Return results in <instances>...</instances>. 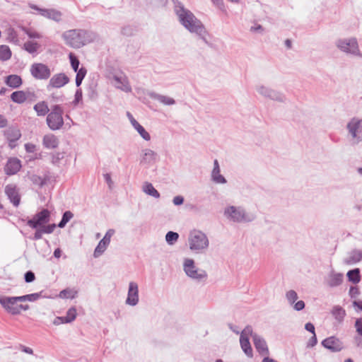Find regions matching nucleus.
<instances>
[{
  "label": "nucleus",
  "instance_id": "obj_25",
  "mask_svg": "<svg viewBox=\"0 0 362 362\" xmlns=\"http://www.w3.org/2000/svg\"><path fill=\"white\" fill-rule=\"evenodd\" d=\"M344 275L341 273H337L332 270L328 274L326 281L329 286L337 287L343 282Z\"/></svg>",
  "mask_w": 362,
  "mask_h": 362
},
{
  "label": "nucleus",
  "instance_id": "obj_54",
  "mask_svg": "<svg viewBox=\"0 0 362 362\" xmlns=\"http://www.w3.org/2000/svg\"><path fill=\"white\" fill-rule=\"evenodd\" d=\"M25 281L27 283H31L33 282L35 279V274L31 271H28L24 276Z\"/></svg>",
  "mask_w": 362,
  "mask_h": 362
},
{
  "label": "nucleus",
  "instance_id": "obj_13",
  "mask_svg": "<svg viewBox=\"0 0 362 362\" xmlns=\"http://www.w3.org/2000/svg\"><path fill=\"white\" fill-rule=\"evenodd\" d=\"M69 81V78L64 73L55 74L50 76L49 82L46 86V89L47 91H51L54 88L59 89L65 86Z\"/></svg>",
  "mask_w": 362,
  "mask_h": 362
},
{
  "label": "nucleus",
  "instance_id": "obj_38",
  "mask_svg": "<svg viewBox=\"0 0 362 362\" xmlns=\"http://www.w3.org/2000/svg\"><path fill=\"white\" fill-rule=\"evenodd\" d=\"M40 45L39 43L33 41H28L24 43L23 48L30 54H35L37 52Z\"/></svg>",
  "mask_w": 362,
  "mask_h": 362
},
{
  "label": "nucleus",
  "instance_id": "obj_5",
  "mask_svg": "<svg viewBox=\"0 0 362 362\" xmlns=\"http://www.w3.org/2000/svg\"><path fill=\"white\" fill-rule=\"evenodd\" d=\"M182 269L185 275L196 283H205L208 279L207 272L204 269L198 267L195 261L192 258L185 257L183 259Z\"/></svg>",
  "mask_w": 362,
  "mask_h": 362
},
{
  "label": "nucleus",
  "instance_id": "obj_61",
  "mask_svg": "<svg viewBox=\"0 0 362 362\" xmlns=\"http://www.w3.org/2000/svg\"><path fill=\"white\" fill-rule=\"evenodd\" d=\"M317 340L316 337V334H313L312 337L309 339L307 344L308 347H313L317 344Z\"/></svg>",
  "mask_w": 362,
  "mask_h": 362
},
{
  "label": "nucleus",
  "instance_id": "obj_14",
  "mask_svg": "<svg viewBox=\"0 0 362 362\" xmlns=\"http://www.w3.org/2000/svg\"><path fill=\"white\" fill-rule=\"evenodd\" d=\"M113 86L125 93H131L132 90L128 77L123 72L115 73L112 76Z\"/></svg>",
  "mask_w": 362,
  "mask_h": 362
},
{
  "label": "nucleus",
  "instance_id": "obj_24",
  "mask_svg": "<svg viewBox=\"0 0 362 362\" xmlns=\"http://www.w3.org/2000/svg\"><path fill=\"white\" fill-rule=\"evenodd\" d=\"M148 95L153 100H156L163 104V105L170 106L173 105L176 103L174 98L169 97L168 95H164L161 94H158L153 91H151L148 93Z\"/></svg>",
  "mask_w": 362,
  "mask_h": 362
},
{
  "label": "nucleus",
  "instance_id": "obj_21",
  "mask_svg": "<svg viewBox=\"0 0 362 362\" xmlns=\"http://www.w3.org/2000/svg\"><path fill=\"white\" fill-rule=\"evenodd\" d=\"M322 345L332 352H337L343 349L342 342L335 337H330L322 341Z\"/></svg>",
  "mask_w": 362,
  "mask_h": 362
},
{
  "label": "nucleus",
  "instance_id": "obj_16",
  "mask_svg": "<svg viewBox=\"0 0 362 362\" xmlns=\"http://www.w3.org/2000/svg\"><path fill=\"white\" fill-rule=\"evenodd\" d=\"M139 302V285L135 281L129 283L127 296L125 303L129 306H136Z\"/></svg>",
  "mask_w": 362,
  "mask_h": 362
},
{
  "label": "nucleus",
  "instance_id": "obj_19",
  "mask_svg": "<svg viewBox=\"0 0 362 362\" xmlns=\"http://www.w3.org/2000/svg\"><path fill=\"white\" fill-rule=\"evenodd\" d=\"M22 167L21 161L16 157L9 158L4 166V173L7 175H16Z\"/></svg>",
  "mask_w": 362,
  "mask_h": 362
},
{
  "label": "nucleus",
  "instance_id": "obj_44",
  "mask_svg": "<svg viewBox=\"0 0 362 362\" xmlns=\"http://www.w3.org/2000/svg\"><path fill=\"white\" fill-rule=\"evenodd\" d=\"M76 315H77V312H76V308L75 307L70 308L66 312V315L65 317H64L65 322H66V323L72 322L74 320H75Z\"/></svg>",
  "mask_w": 362,
  "mask_h": 362
},
{
  "label": "nucleus",
  "instance_id": "obj_8",
  "mask_svg": "<svg viewBox=\"0 0 362 362\" xmlns=\"http://www.w3.org/2000/svg\"><path fill=\"white\" fill-rule=\"evenodd\" d=\"M335 46L342 52L362 58L358 43L356 37L339 38L335 41Z\"/></svg>",
  "mask_w": 362,
  "mask_h": 362
},
{
  "label": "nucleus",
  "instance_id": "obj_18",
  "mask_svg": "<svg viewBox=\"0 0 362 362\" xmlns=\"http://www.w3.org/2000/svg\"><path fill=\"white\" fill-rule=\"evenodd\" d=\"M5 194L14 206L20 204L21 196L17 186L15 184H8L5 187Z\"/></svg>",
  "mask_w": 362,
  "mask_h": 362
},
{
  "label": "nucleus",
  "instance_id": "obj_15",
  "mask_svg": "<svg viewBox=\"0 0 362 362\" xmlns=\"http://www.w3.org/2000/svg\"><path fill=\"white\" fill-rule=\"evenodd\" d=\"M30 8L37 11V13L46 18L52 20L55 22H59L62 20V13L54 8H42L35 4H29Z\"/></svg>",
  "mask_w": 362,
  "mask_h": 362
},
{
  "label": "nucleus",
  "instance_id": "obj_63",
  "mask_svg": "<svg viewBox=\"0 0 362 362\" xmlns=\"http://www.w3.org/2000/svg\"><path fill=\"white\" fill-rule=\"evenodd\" d=\"M25 149L28 153H33L36 149V146L33 144L28 143L25 144Z\"/></svg>",
  "mask_w": 362,
  "mask_h": 362
},
{
  "label": "nucleus",
  "instance_id": "obj_47",
  "mask_svg": "<svg viewBox=\"0 0 362 362\" xmlns=\"http://www.w3.org/2000/svg\"><path fill=\"white\" fill-rule=\"evenodd\" d=\"M69 58L70 60L71 68L73 69L74 72L79 70L80 62H79L78 59L75 56V54L73 53H70L69 54Z\"/></svg>",
  "mask_w": 362,
  "mask_h": 362
},
{
  "label": "nucleus",
  "instance_id": "obj_51",
  "mask_svg": "<svg viewBox=\"0 0 362 362\" xmlns=\"http://www.w3.org/2000/svg\"><path fill=\"white\" fill-rule=\"evenodd\" d=\"M82 98H83V93H82L81 89V88L77 89L75 93L74 100H73V104L74 105H77L82 100Z\"/></svg>",
  "mask_w": 362,
  "mask_h": 362
},
{
  "label": "nucleus",
  "instance_id": "obj_2",
  "mask_svg": "<svg viewBox=\"0 0 362 362\" xmlns=\"http://www.w3.org/2000/svg\"><path fill=\"white\" fill-rule=\"evenodd\" d=\"M65 43L73 48H81L90 43L96 38V34L92 31L83 29H73L62 34Z\"/></svg>",
  "mask_w": 362,
  "mask_h": 362
},
{
  "label": "nucleus",
  "instance_id": "obj_36",
  "mask_svg": "<svg viewBox=\"0 0 362 362\" xmlns=\"http://www.w3.org/2000/svg\"><path fill=\"white\" fill-rule=\"evenodd\" d=\"M78 291L74 288H67L60 291L59 297L63 299H74L77 296Z\"/></svg>",
  "mask_w": 362,
  "mask_h": 362
},
{
  "label": "nucleus",
  "instance_id": "obj_10",
  "mask_svg": "<svg viewBox=\"0 0 362 362\" xmlns=\"http://www.w3.org/2000/svg\"><path fill=\"white\" fill-rule=\"evenodd\" d=\"M50 211L47 209H43L36 213L31 218L27 221V225L33 229L43 228L49 225L50 221Z\"/></svg>",
  "mask_w": 362,
  "mask_h": 362
},
{
  "label": "nucleus",
  "instance_id": "obj_20",
  "mask_svg": "<svg viewBox=\"0 0 362 362\" xmlns=\"http://www.w3.org/2000/svg\"><path fill=\"white\" fill-rule=\"evenodd\" d=\"M127 117H128L131 124L134 127V129L138 132L140 136L145 141H148L151 140L150 134L144 129V127L141 125L133 117V115L129 112H127Z\"/></svg>",
  "mask_w": 362,
  "mask_h": 362
},
{
  "label": "nucleus",
  "instance_id": "obj_9",
  "mask_svg": "<svg viewBox=\"0 0 362 362\" xmlns=\"http://www.w3.org/2000/svg\"><path fill=\"white\" fill-rule=\"evenodd\" d=\"M255 90L259 95L266 99L280 103H284L286 99L282 93L264 84H257L255 86Z\"/></svg>",
  "mask_w": 362,
  "mask_h": 362
},
{
  "label": "nucleus",
  "instance_id": "obj_60",
  "mask_svg": "<svg viewBox=\"0 0 362 362\" xmlns=\"http://www.w3.org/2000/svg\"><path fill=\"white\" fill-rule=\"evenodd\" d=\"M214 4L222 11H225V6L223 4V0H212Z\"/></svg>",
  "mask_w": 362,
  "mask_h": 362
},
{
  "label": "nucleus",
  "instance_id": "obj_17",
  "mask_svg": "<svg viewBox=\"0 0 362 362\" xmlns=\"http://www.w3.org/2000/svg\"><path fill=\"white\" fill-rule=\"evenodd\" d=\"M158 157L156 151L151 148H144L140 154L139 163L141 165L150 166L157 161Z\"/></svg>",
  "mask_w": 362,
  "mask_h": 362
},
{
  "label": "nucleus",
  "instance_id": "obj_33",
  "mask_svg": "<svg viewBox=\"0 0 362 362\" xmlns=\"http://www.w3.org/2000/svg\"><path fill=\"white\" fill-rule=\"evenodd\" d=\"M240 344L245 355L249 358H252L253 356V351L249 339L240 338Z\"/></svg>",
  "mask_w": 362,
  "mask_h": 362
},
{
  "label": "nucleus",
  "instance_id": "obj_23",
  "mask_svg": "<svg viewBox=\"0 0 362 362\" xmlns=\"http://www.w3.org/2000/svg\"><path fill=\"white\" fill-rule=\"evenodd\" d=\"M211 180L216 184H226V179L221 175V169L218 160H214V168L211 174Z\"/></svg>",
  "mask_w": 362,
  "mask_h": 362
},
{
  "label": "nucleus",
  "instance_id": "obj_56",
  "mask_svg": "<svg viewBox=\"0 0 362 362\" xmlns=\"http://www.w3.org/2000/svg\"><path fill=\"white\" fill-rule=\"evenodd\" d=\"M76 77H77L81 80H83V78H85V76L86 75L87 70L85 67L82 66L79 69V70L76 71Z\"/></svg>",
  "mask_w": 362,
  "mask_h": 362
},
{
  "label": "nucleus",
  "instance_id": "obj_22",
  "mask_svg": "<svg viewBox=\"0 0 362 362\" xmlns=\"http://www.w3.org/2000/svg\"><path fill=\"white\" fill-rule=\"evenodd\" d=\"M252 341L256 350L260 355L264 357L269 356V349L267 342L263 337L259 334H254V339Z\"/></svg>",
  "mask_w": 362,
  "mask_h": 362
},
{
  "label": "nucleus",
  "instance_id": "obj_6",
  "mask_svg": "<svg viewBox=\"0 0 362 362\" xmlns=\"http://www.w3.org/2000/svg\"><path fill=\"white\" fill-rule=\"evenodd\" d=\"M63 114L64 109L61 105L54 104L51 106L46 118V123L51 130L56 131L62 128L64 123Z\"/></svg>",
  "mask_w": 362,
  "mask_h": 362
},
{
  "label": "nucleus",
  "instance_id": "obj_39",
  "mask_svg": "<svg viewBox=\"0 0 362 362\" xmlns=\"http://www.w3.org/2000/svg\"><path fill=\"white\" fill-rule=\"evenodd\" d=\"M6 34H7V40L8 42H12L15 45L19 44V39L18 37V34L13 28H8L6 30Z\"/></svg>",
  "mask_w": 362,
  "mask_h": 362
},
{
  "label": "nucleus",
  "instance_id": "obj_59",
  "mask_svg": "<svg viewBox=\"0 0 362 362\" xmlns=\"http://www.w3.org/2000/svg\"><path fill=\"white\" fill-rule=\"evenodd\" d=\"M173 202L175 206L181 205L184 202V197L180 195L175 196L173 199Z\"/></svg>",
  "mask_w": 362,
  "mask_h": 362
},
{
  "label": "nucleus",
  "instance_id": "obj_45",
  "mask_svg": "<svg viewBox=\"0 0 362 362\" xmlns=\"http://www.w3.org/2000/svg\"><path fill=\"white\" fill-rule=\"evenodd\" d=\"M49 102L52 103H57L60 102H63L64 99V96L62 93L54 91L49 95Z\"/></svg>",
  "mask_w": 362,
  "mask_h": 362
},
{
  "label": "nucleus",
  "instance_id": "obj_58",
  "mask_svg": "<svg viewBox=\"0 0 362 362\" xmlns=\"http://www.w3.org/2000/svg\"><path fill=\"white\" fill-rule=\"evenodd\" d=\"M41 296V293H34L28 294V301L34 302L37 300Z\"/></svg>",
  "mask_w": 362,
  "mask_h": 362
},
{
  "label": "nucleus",
  "instance_id": "obj_52",
  "mask_svg": "<svg viewBox=\"0 0 362 362\" xmlns=\"http://www.w3.org/2000/svg\"><path fill=\"white\" fill-rule=\"evenodd\" d=\"M354 327L356 328V332L360 336H362V317L356 319Z\"/></svg>",
  "mask_w": 362,
  "mask_h": 362
},
{
  "label": "nucleus",
  "instance_id": "obj_26",
  "mask_svg": "<svg viewBox=\"0 0 362 362\" xmlns=\"http://www.w3.org/2000/svg\"><path fill=\"white\" fill-rule=\"evenodd\" d=\"M59 144L58 138L53 134H47L43 136L42 144L47 149H54Z\"/></svg>",
  "mask_w": 362,
  "mask_h": 362
},
{
  "label": "nucleus",
  "instance_id": "obj_30",
  "mask_svg": "<svg viewBox=\"0 0 362 362\" xmlns=\"http://www.w3.org/2000/svg\"><path fill=\"white\" fill-rule=\"evenodd\" d=\"M34 110L36 112L37 115L39 117H44L47 115L50 109L48 107L47 103L45 101H40L37 103L34 107Z\"/></svg>",
  "mask_w": 362,
  "mask_h": 362
},
{
  "label": "nucleus",
  "instance_id": "obj_12",
  "mask_svg": "<svg viewBox=\"0 0 362 362\" xmlns=\"http://www.w3.org/2000/svg\"><path fill=\"white\" fill-rule=\"evenodd\" d=\"M18 300L16 296H6L0 295V305L9 314L17 315L20 314L18 310Z\"/></svg>",
  "mask_w": 362,
  "mask_h": 362
},
{
  "label": "nucleus",
  "instance_id": "obj_1",
  "mask_svg": "<svg viewBox=\"0 0 362 362\" xmlns=\"http://www.w3.org/2000/svg\"><path fill=\"white\" fill-rule=\"evenodd\" d=\"M175 12L180 23L185 29L191 33L196 34L204 42L208 44L206 38L208 33L201 21L180 3L175 6Z\"/></svg>",
  "mask_w": 362,
  "mask_h": 362
},
{
  "label": "nucleus",
  "instance_id": "obj_41",
  "mask_svg": "<svg viewBox=\"0 0 362 362\" xmlns=\"http://www.w3.org/2000/svg\"><path fill=\"white\" fill-rule=\"evenodd\" d=\"M11 57V52L9 47L6 45L0 46V59L6 61Z\"/></svg>",
  "mask_w": 362,
  "mask_h": 362
},
{
  "label": "nucleus",
  "instance_id": "obj_37",
  "mask_svg": "<svg viewBox=\"0 0 362 362\" xmlns=\"http://www.w3.org/2000/svg\"><path fill=\"white\" fill-rule=\"evenodd\" d=\"M349 281L357 284L361 280L360 269L358 268L349 270L346 274Z\"/></svg>",
  "mask_w": 362,
  "mask_h": 362
},
{
  "label": "nucleus",
  "instance_id": "obj_29",
  "mask_svg": "<svg viewBox=\"0 0 362 362\" xmlns=\"http://www.w3.org/2000/svg\"><path fill=\"white\" fill-rule=\"evenodd\" d=\"M4 134L10 143V146H11V143L18 141L21 136L20 130L13 127L8 128Z\"/></svg>",
  "mask_w": 362,
  "mask_h": 362
},
{
  "label": "nucleus",
  "instance_id": "obj_55",
  "mask_svg": "<svg viewBox=\"0 0 362 362\" xmlns=\"http://www.w3.org/2000/svg\"><path fill=\"white\" fill-rule=\"evenodd\" d=\"M293 309L296 311H300L305 308V303L303 300H298L295 302L293 305H291Z\"/></svg>",
  "mask_w": 362,
  "mask_h": 362
},
{
  "label": "nucleus",
  "instance_id": "obj_57",
  "mask_svg": "<svg viewBox=\"0 0 362 362\" xmlns=\"http://www.w3.org/2000/svg\"><path fill=\"white\" fill-rule=\"evenodd\" d=\"M360 294V291L357 287L351 286L349 289V295L351 298H356Z\"/></svg>",
  "mask_w": 362,
  "mask_h": 362
},
{
  "label": "nucleus",
  "instance_id": "obj_34",
  "mask_svg": "<svg viewBox=\"0 0 362 362\" xmlns=\"http://www.w3.org/2000/svg\"><path fill=\"white\" fill-rule=\"evenodd\" d=\"M29 179L33 182V184L37 185L40 187H42V186L47 184L49 178L48 175L40 177L37 175L33 174L30 176Z\"/></svg>",
  "mask_w": 362,
  "mask_h": 362
},
{
  "label": "nucleus",
  "instance_id": "obj_46",
  "mask_svg": "<svg viewBox=\"0 0 362 362\" xmlns=\"http://www.w3.org/2000/svg\"><path fill=\"white\" fill-rule=\"evenodd\" d=\"M23 31L30 37L33 39H40L42 35L32 28H22Z\"/></svg>",
  "mask_w": 362,
  "mask_h": 362
},
{
  "label": "nucleus",
  "instance_id": "obj_7",
  "mask_svg": "<svg viewBox=\"0 0 362 362\" xmlns=\"http://www.w3.org/2000/svg\"><path fill=\"white\" fill-rule=\"evenodd\" d=\"M347 136L352 144H358L362 141V118L354 117L346 124Z\"/></svg>",
  "mask_w": 362,
  "mask_h": 362
},
{
  "label": "nucleus",
  "instance_id": "obj_42",
  "mask_svg": "<svg viewBox=\"0 0 362 362\" xmlns=\"http://www.w3.org/2000/svg\"><path fill=\"white\" fill-rule=\"evenodd\" d=\"M179 238V234L174 231H169L165 235V241L169 245H173Z\"/></svg>",
  "mask_w": 362,
  "mask_h": 362
},
{
  "label": "nucleus",
  "instance_id": "obj_35",
  "mask_svg": "<svg viewBox=\"0 0 362 362\" xmlns=\"http://www.w3.org/2000/svg\"><path fill=\"white\" fill-rule=\"evenodd\" d=\"M11 99L16 103H23L28 99V95L22 90L15 91L11 95Z\"/></svg>",
  "mask_w": 362,
  "mask_h": 362
},
{
  "label": "nucleus",
  "instance_id": "obj_43",
  "mask_svg": "<svg viewBox=\"0 0 362 362\" xmlns=\"http://www.w3.org/2000/svg\"><path fill=\"white\" fill-rule=\"evenodd\" d=\"M74 214L70 211H66L63 214L62 220L58 223L57 226L60 228L65 227L66 223L73 218Z\"/></svg>",
  "mask_w": 362,
  "mask_h": 362
},
{
  "label": "nucleus",
  "instance_id": "obj_49",
  "mask_svg": "<svg viewBox=\"0 0 362 362\" xmlns=\"http://www.w3.org/2000/svg\"><path fill=\"white\" fill-rule=\"evenodd\" d=\"M286 298L288 302V303L291 305H293L294 303L298 298L297 293L293 290H290L286 293Z\"/></svg>",
  "mask_w": 362,
  "mask_h": 362
},
{
  "label": "nucleus",
  "instance_id": "obj_62",
  "mask_svg": "<svg viewBox=\"0 0 362 362\" xmlns=\"http://www.w3.org/2000/svg\"><path fill=\"white\" fill-rule=\"evenodd\" d=\"M104 179L106 182V183L107 184L108 187L110 189H111L112 187V185H113V182L111 179V175L110 173H106V174H104Z\"/></svg>",
  "mask_w": 362,
  "mask_h": 362
},
{
  "label": "nucleus",
  "instance_id": "obj_4",
  "mask_svg": "<svg viewBox=\"0 0 362 362\" xmlns=\"http://www.w3.org/2000/svg\"><path fill=\"white\" fill-rule=\"evenodd\" d=\"M223 215L230 221L234 223H249L253 221L256 216L248 213L242 206H228L224 209Z\"/></svg>",
  "mask_w": 362,
  "mask_h": 362
},
{
  "label": "nucleus",
  "instance_id": "obj_31",
  "mask_svg": "<svg viewBox=\"0 0 362 362\" xmlns=\"http://www.w3.org/2000/svg\"><path fill=\"white\" fill-rule=\"evenodd\" d=\"M5 83L13 88H17L22 84V79L18 75H9L6 78Z\"/></svg>",
  "mask_w": 362,
  "mask_h": 362
},
{
  "label": "nucleus",
  "instance_id": "obj_11",
  "mask_svg": "<svg viewBox=\"0 0 362 362\" xmlns=\"http://www.w3.org/2000/svg\"><path fill=\"white\" fill-rule=\"evenodd\" d=\"M31 76L37 80H47L51 76V69L43 63H34L30 66Z\"/></svg>",
  "mask_w": 362,
  "mask_h": 362
},
{
  "label": "nucleus",
  "instance_id": "obj_3",
  "mask_svg": "<svg viewBox=\"0 0 362 362\" xmlns=\"http://www.w3.org/2000/svg\"><path fill=\"white\" fill-rule=\"evenodd\" d=\"M189 248L196 254L204 253L209 247V240L205 233L194 229L189 233L187 238Z\"/></svg>",
  "mask_w": 362,
  "mask_h": 362
},
{
  "label": "nucleus",
  "instance_id": "obj_53",
  "mask_svg": "<svg viewBox=\"0 0 362 362\" xmlns=\"http://www.w3.org/2000/svg\"><path fill=\"white\" fill-rule=\"evenodd\" d=\"M115 230L114 229H109L106 232L105 236L103 237V238L102 240H104L105 242L107 243L108 244H110L111 238L115 234Z\"/></svg>",
  "mask_w": 362,
  "mask_h": 362
},
{
  "label": "nucleus",
  "instance_id": "obj_28",
  "mask_svg": "<svg viewBox=\"0 0 362 362\" xmlns=\"http://www.w3.org/2000/svg\"><path fill=\"white\" fill-rule=\"evenodd\" d=\"M57 225L55 223H52L47 225L43 228H38L35 229V232L34 233L33 239L37 240L42 238L43 234H51L53 233L54 229L56 228Z\"/></svg>",
  "mask_w": 362,
  "mask_h": 362
},
{
  "label": "nucleus",
  "instance_id": "obj_50",
  "mask_svg": "<svg viewBox=\"0 0 362 362\" xmlns=\"http://www.w3.org/2000/svg\"><path fill=\"white\" fill-rule=\"evenodd\" d=\"M332 313L338 320H342L346 315L345 310L339 306L334 307Z\"/></svg>",
  "mask_w": 362,
  "mask_h": 362
},
{
  "label": "nucleus",
  "instance_id": "obj_64",
  "mask_svg": "<svg viewBox=\"0 0 362 362\" xmlns=\"http://www.w3.org/2000/svg\"><path fill=\"white\" fill-rule=\"evenodd\" d=\"M52 322H53V324L54 325H62V324H66V322H65V321H64V317H56Z\"/></svg>",
  "mask_w": 362,
  "mask_h": 362
},
{
  "label": "nucleus",
  "instance_id": "obj_40",
  "mask_svg": "<svg viewBox=\"0 0 362 362\" xmlns=\"http://www.w3.org/2000/svg\"><path fill=\"white\" fill-rule=\"evenodd\" d=\"M108 245L109 244L101 240L94 250V257H98L99 256H100L105 251Z\"/></svg>",
  "mask_w": 362,
  "mask_h": 362
},
{
  "label": "nucleus",
  "instance_id": "obj_32",
  "mask_svg": "<svg viewBox=\"0 0 362 362\" xmlns=\"http://www.w3.org/2000/svg\"><path fill=\"white\" fill-rule=\"evenodd\" d=\"M143 192L156 199H158L160 197V193L158 190L153 187V185L150 182H145L142 187Z\"/></svg>",
  "mask_w": 362,
  "mask_h": 362
},
{
  "label": "nucleus",
  "instance_id": "obj_48",
  "mask_svg": "<svg viewBox=\"0 0 362 362\" xmlns=\"http://www.w3.org/2000/svg\"><path fill=\"white\" fill-rule=\"evenodd\" d=\"M254 334H257L253 332L252 327L250 325L246 326L244 329L240 332V338H247L249 339V337H252V340L254 339Z\"/></svg>",
  "mask_w": 362,
  "mask_h": 362
},
{
  "label": "nucleus",
  "instance_id": "obj_27",
  "mask_svg": "<svg viewBox=\"0 0 362 362\" xmlns=\"http://www.w3.org/2000/svg\"><path fill=\"white\" fill-rule=\"evenodd\" d=\"M362 259V250H353L349 254V256L344 259V263L348 265H352L359 262Z\"/></svg>",
  "mask_w": 362,
  "mask_h": 362
}]
</instances>
